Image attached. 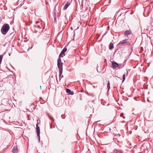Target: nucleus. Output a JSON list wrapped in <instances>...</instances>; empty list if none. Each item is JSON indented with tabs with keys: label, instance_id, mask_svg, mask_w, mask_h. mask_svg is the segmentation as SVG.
I'll use <instances>...</instances> for the list:
<instances>
[{
	"label": "nucleus",
	"instance_id": "obj_1",
	"mask_svg": "<svg viewBox=\"0 0 153 153\" xmlns=\"http://www.w3.org/2000/svg\"><path fill=\"white\" fill-rule=\"evenodd\" d=\"M10 28L9 25L7 24H5L2 26L1 31L3 35H5L8 31Z\"/></svg>",
	"mask_w": 153,
	"mask_h": 153
},
{
	"label": "nucleus",
	"instance_id": "obj_2",
	"mask_svg": "<svg viewBox=\"0 0 153 153\" xmlns=\"http://www.w3.org/2000/svg\"><path fill=\"white\" fill-rule=\"evenodd\" d=\"M62 64L63 63H57V66L59 71V79H60V77H63V76H61L62 72Z\"/></svg>",
	"mask_w": 153,
	"mask_h": 153
},
{
	"label": "nucleus",
	"instance_id": "obj_3",
	"mask_svg": "<svg viewBox=\"0 0 153 153\" xmlns=\"http://www.w3.org/2000/svg\"><path fill=\"white\" fill-rule=\"evenodd\" d=\"M36 133L38 137V140H39V142L40 140V128L38 126V124H36Z\"/></svg>",
	"mask_w": 153,
	"mask_h": 153
},
{
	"label": "nucleus",
	"instance_id": "obj_4",
	"mask_svg": "<svg viewBox=\"0 0 153 153\" xmlns=\"http://www.w3.org/2000/svg\"><path fill=\"white\" fill-rule=\"evenodd\" d=\"M112 65L114 68H116L119 66V64L115 61H113L112 62Z\"/></svg>",
	"mask_w": 153,
	"mask_h": 153
},
{
	"label": "nucleus",
	"instance_id": "obj_5",
	"mask_svg": "<svg viewBox=\"0 0 153 153\" xmlns=\"http://www.w3.org/2000/svg\"><path fill=\"white\" fill-rule=\"evenodd\" d=\"M9 100L7 99H4L2 100L1 101V103L2 104L5 105L7 103V102H9Z\"/></svg>",
	"mask_w": 153,
	"mask_h": 153
},
{
	"label": "nucleus",
	"instance_id": "obj_6",
	"mask_svg": "<svg viewBox=\"0 0 153 153\" xmlns=\"http://www.w3.org/2000/svg\"><path fill=\"white\" fill-rule=\"evenodd\" d=\"M70 5V2H67L63 8V9L64 10H66Z\"/></svg>",
	"mask_w": 153,
	"mask_h": 153
},
{
	"label": "nucleus",
	"instance_id": "obj_7",
	"mask_svg": "<svg viewBox=\"0 0 153 153\" xmlns=\"http://www.w3.org/2000/svg\"><path fill=\"white\" fill-rule=\"evenodd\" d=\"M67 51V49L65 48H64L61 51V52L60 53V54L59 55V57H61V56L63 54H64V55H65V54H64V53L66 52Z\"/></svg>",
	"mask_w": 153,
	"mask_h": 153
},
{
	"label": "nucleus",
	"instance_id": "obj_8",
	"mask_svg": "<svg viewBox=\"0 0 153 153\" xmlns=\"http://www.w3.org/2000/svg\"><path fill=\"white\" fill-rule=\"evenodd\" d=\"M66 92L68 95H73L74 94V92L72 91L70 89L67 88L66 89Z\"/></svg>",
	"mask_w": 153,
	"mask_h": 153
},
{
	"label": "nucleus",
	"instance_id": "obj_9",
	"mask_svg": "<svg viewBox=\"0 0 153 153\" xmlns=\"http://www.w3.org/2000/svg\"><path fill=\"white\" fill-rule=\"evenodd\" d=\"M127 39H124L121 41L119 43V45H122L127 43Z\"/></svg>",
	"mask_w": 153,
	"mask_h": 153
},
{
	"label": "nucleus",
	"instance_id": "obj_10",
	"mask_svg": "<svg viewBox=\"0 0 153 153\" xmlns=\"http://www.w3.org/2000/svg\"><path fill=\"white\" fill-rule=\"evenodd\" d=\"M131 33L130 31L128 30H126L124 33V35H125L126 36H127L129 34H130Z\"/></svg>",
	"mask_w": 153,
	"mask_h": 153
},
{
	"label": "nucleus",
	"instance_id": "obj_11",
	"mask_svg": "<svg viewBox=\"0 0 153 153\" xmlns=\"http://www.w3.org/2000/svg\"><path fill=\"white\" fill-rule=\"evenodd\" d=\"M114 48V45L112 43H110L109 45V49L111 50Z\"/></svg>",
	"mask_w": 153,
	"mask_h": 153
},
{
	"label": "nucleus",
	"instance_id": "obj_12",
	"mask_svg": "<svg viewBox=\"0 0 153 153\" xmlns=\"http://www.w3.org/2000/svg\"><path fill=\"white\" fill-rule=\"evenodd\" d=\"M13 153H17L18 152V151L17 149L16 148H13Z\"/></svg>",
	"mask_w": 153,
	"mask_h": 153
},
{
	"label": "nucleus",
	"instance_id": "obj_13",
	"mask_svg": "<svg viewBox=\"0 0 153 153\" xmlns=\"http://www.w3.org/2000/svg\"><path fill=\"white\" fill-rule=\"evenodd\" d=\"M62 63L61 62V57H59V58L57 59V63Z\"/></svg>",
	"mask_w": 153,
	"mask_h": 153
},
{
	"label": "nucleus",
	"instance_id": "obj_14",
	"mask_svg": "<svg viewBox=\"0 0 153 153\" xmlns=\"http://www.w3.org/2000/svg\"><path fill=\"white\" fill-rule=\"evenodd\" d=\"M107 87L108 89V91L110 89V84L109 81H108V83H107Z\"/></svg>",
	"mask_w": 153,
	"mask_h": 153
},
{
	"label": "nucleus",
	"instance_id": "obj_15",
	"mask_svg": "<svg viewBox=\"0 0 153 153\" xmlns=\"http://www.w3.org/2000/svg\"><path fill=\"white\" fill-rule=\"evenodd\" d=\"M53 22L54 23H56V13H55L54 17Z\"/></svg>",
	"mask_w": 153,
	"mask_h": 153
},
{
	"label": "nucleus",
	"instance_id": "obj_16",
	"mask_svg": "<svg viewBox=\"0 0 153 153\" xmlns=\"http://www.w3.org/2000/svg\"><path fill=\"white\" fill-rule=\"evenodd\" d=\"M124 65H123L122 64H119V66H118V67L119 69H120L122 68H123L124 67Z\"/></svg>",
	"mask_w": 153,
	"mask_h": 153
},
{
	"label": "nucleus",
	"instance_id": "obj_17",
	"mask_svg": "<svg viewBox=\"0 0 153 153\" xmlns=\"http://www.w3.org/2000/svg\"><path fill=\"white\" fill-rule=\"evenodd\" d=\"M3 55H0V64H1V62L2 59H3Z\"/></svg>",
	"mask_w": 153,
	"mask_h": 153
},
{
	"label": "nucleus",
	"instance_id": "obj_18",
	"mask_svg": "<svg viewBox=\"0 0 153 153\" xmlns=\"http://www.w3.org/2000/svg\"><path fill=\"white\" fill-rule=\"evenodd\" d=\"M125 79V74H124L123 75V82Z\"/></svg>",
	"mask_w": 153,
	"mask_h": 153
},
{
	"label": "nucleus",
	"instance_id": "obj_19",
	"mask_svg": "<svg viewBox=\"0 0 153 153\" xmlns=\"http://www.w3.org/2000/svg\"><path fill=\"white\" fill-rule=\"evenodd\" d=\"M48 116L49 117L50 119L52 121H53L54 120V119L52 117H51L49 115H48Z\"/></svg>",
	"mask_w": 153,
	"mask_h": 153
},
{
	"label": "nucleus",
	"instance_id": "obj_20",
	"mask_svg": "<svg viewBox=\"0 0 153 153\" xmlns=\"http://www.w3.org/2000/svg\"><path fill=\"white\" fill-rule=\"evenodd\" d=\"M119 152H120V153H122L123 152L122 150H119L118 151Z\"/></svg>",
	"mask_w": 153,
	"mask_h": 153
},
{
	"label": "nucleus",
	"instance_id": "obj_21",
	"mask_svg": "<svg viewBox=\"0 0 153 153\" xmlns=\"http://www.w3.org/2000/svg\"><path fill=\"white\" fill-rule=\"evenodd\" d=\"M32 47H31V48H28V50H28V51L29 50H30V49H32Z\"/></svg>",
	"mask_w": 153,
	"mask_h": 153
},
{
	"label": "nucleus",
	"instance_id": "obj_22",
	"mask_svg": "<svg viewBox=\"0 0 153 153\" xmlns=\"http://www.w3.org/2000/svg\"><path fill=\"white\" fill-rule=\"evenodd\" d=\"M64 151V150H63V149H61V152H63Z\"/></svg>",
	"mask_w": 153,
	"mask_h": 153
},
{
	"label": "nucleus",
	"instance_id": "obj_23",
	"mask_svg": "<svg viewBox=\"0 0 153 153\" xmlns=\"http://www.w3.org/2000/svg\"><path fill=\"white\" fill-rule=\"evenodd\" d=\"M147 101L148 102H149V98H147Z\"/></svg>",
	"mask_w": 153,
	"mask_h": 153
},
{
	"label": "nucleus",
	"instance_id": "obj_24",
	"mask_svg": "<svg viewBox=\"0 0 153 153\" xmlns=\"http://www.w3.org/2000/svg\"><path fill=\"white\" fill-rule=\"evenodd\" d=\"M38 22H36V23L37 24Z\"/></svg>",
	"mask_w": 153,
	"mask_h": 153
},
{
	"label": "nucleus",
	"instance_id": "obj_25",
	"mask_svg": "<svg viewBox=\"0 0 153 153\" xmlns=\"http://www.w3.org/2000/svg\"><path fill=\"white\" fill-rule=\"evenodd\" d=\"M128 75V72L127 71V75Z\"/></svg>",
	"mask_w": 153,
	"mask_h": 153
},
{
	"label": "nucleus",
	"instance_id": "obj_26",
	"mask_svg": "<svg viewBox=\"0 0 153 153\" xmlns=\"http://www.w3.org/2000/svg\"><path fill=\"white\" fill-rule=\"evenodd\" d=\"M134 99L135 100H136V97H134Z\"/></svg>",
	"mask_w": 153,
	"mask_h": 153
},
{
	"label": "nucleus",
	"instance_id": "obj_27",
	"mask_svg": "<svg viewBox=\"0 0 153 153\" xmlns=\"http://www.w3.org/2000/svg\"><path fill=\"white\" fill-rule=\"evenodd\" d=\"M40 88H41V86H40Z\"/></svg>",
	"mask_w": 153,
	"mask_h": 153
}]
</instances>
